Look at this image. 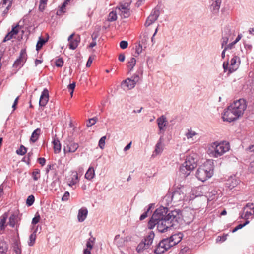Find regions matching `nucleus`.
I'll return each instance as SVG.
<instances>
[{"instance_id": "nucleus-1", "label": "nucleus", "mask_w": 254, "mask_h": 254, "mask_svg": "<svg viewBox=\"0 0 254 254\" xmlns=\"http://www.w3.org/2000/svg\"><path fill=\"white\" fill-rule=\"evenodd\" d=\"M230 149L229 143L226 141L212 143L208 148L209 154L213 157L218 158Z\"/></svg>"}, {"instance_id": "nucleus-2", "label": "nucleus", "mask_w": 254, "mask_h": 254, "mask_svg": "<svg viewBox=\"0 0 254 254\" xmlns=\"http://www.w3.org/2000/svg\"><path fill=\"white\" fill-rule=\"evenodd\" d=\"M213 169V162L207 161L197 169L196 176L199 180L204 182L212 176Z\"/></svg>"}, {"instance_id": "nucleus-3", "label": "nucleus", "mask_w": 254, "mask_h": 254, "mask_svg": "<svg viewBox=\"0 0 254 254\" xmlns=\"http://www.w3.org/2000/svg\"><path fill=\"white\" fill-rule=\"evenodd\" d=\"M186 188L183 186L177 188L172 194H167L165 196L166 200L171 198V202L177 204L184 201L186 197Z\"/></svg>"}, {"instance_id": "nucleus-4", "label": "nucleus", "mask_w": 254, "mask_h": 254, "mask_svg": "<svg viewBox=\"0 0 254 254\" xmlns=\"http://www.w3.org/2000/svg\"><path fill=\"white\" fill-rule=\"evenodd\" d=\"M196 163V155L195 154H190L187 157L185 162L182 164L180 170L183 174L188 175L190 172H186L185 170L188 171L193 170L197 166Z\"/></svg>"}, {"instance_id": "nucleus-5", "label": "nucleus", "mask_w": 254, "mask_h": 254, "mask_svg": "<svg viewBox=\"0 0 254 254\" xmlns=\"http://www.w3.org/2000/svg\"><path fill=\"white\" fill-rule=\"evenodd\" d=\"M167 212L168 209L165 207H160L157 209L148 222V228L150 229H153L156 225V222L161 220H164Z\"/></svg>"}, {"instance_id": "nucleus-6", "label": "nucleus", "mask_w": 254, "mask_h": 254, "mask_svg": "<svg viewBox=\"0 0 254 254\" xmlns=\"http://www.w3.org/2000/svg\"><path fill=\"white\" fill-rule=\"evenodd\" d=\"M131 1L129 2H121L119 4V6L117 7L114 10L109 13V16H117L118 15L121 16L122 15L130 14V5Z\"/></svg>"}, {"instance_id": "nucleus-7", "label": "nucleus", "mask_w": 254, "mask_h": 254, "mask_svg": "<svg viewBox=\"0 0 254 254\" xmlns=\"http://www.w3.org/2000/svg\"><path fill=\"white\" fill-rule=\"evenodd\" d=\"M229 107L231 110L233 111L239 117L242 116L246 109L247 105L246 101L243 99H240L234 101Z\"/></svg>"}, {"instance_id": "nucleus-8", "label": "nucleus", "mask_w": 254, "mask_h": 254, "mask_svg": "<svg viewBox=\"0 0 254 254\" xmlns=\"http://www.w3.org/2000/svg\"><path fill=\"white\" fill-rule=\"evenodd\" d=\"M171 248L168 239H164L157 245L156 248L154 250V252L156 254H162Z\"/></svg>"}, {"instance_id": "nucleus-9", "label": "nucleus", "mask_w": 254, "mask_h": 254, "mask_svg": "<svg viewBox=\"0 0 254 254\" xmlns=\"http://www.w3.org/2000/svg\"><path fill=\"white\" fill-rule=\"evenodd\" d=\"M157 226V229L159 232L163 233L167 230L168 229L172 227L174 223H171L168 221L165 218L164 220H161L155 223Z\"/></svg>"}, {"instance_id": "nucleus-10", "label": "nucleus", "mask_w": 254, "mask_h": 254, "mask_svg": "<svg viewBox=\"0 0 254 254\" xmlns=\"http://www.w3.org/2000/svg\"><path fill=\"white\" fill-rule=\"evenodd\" d=\"M229 106L228 107L226 110H225L222 118L223 121L231 122L237 119L239 117L234 112L231 110Z\"/></svg>"}, {"instance_id": "nucleus-11", "label": "nucleus", "mask_w": 254, "mask_h": 254, "mask_svg": "<svg viewBox=\"0 0 254 254\" xmlns=\"http://www.w3.org/2000/svg\"><path fill=\"white\" fill-rule=\"evenodd\" d=\"M68 41L69 49L74 50L77 47L80 41V38L79 35L75 36V34L73 33L68 37Z\"/></svg>"}, {"instance_id": "nucleus-12", "label": "nucleus", "mask_w": 254, "mask_h": 254, "mask_svg": "<svg viewBox=\"0 0 254 254\" xmlns=\"http://www.w3.org/2000/svg\"><path fill=\"white\" fill-rule=\"evenodd\" d=\"M27 59L26 52L25 49H22L20 51V56L13 64V66L17 67L23 64Z\"/></svg>"}, {"instance_id": "nucleus-13", "label": "nucleus", "mask_w": 254, "mask_h": 254, "mask_svg": "<svg viewBox=\"0 0 254 254\" xmlns=\"http://www.w3.org/2000/svg\"><path fill=\"white\" fill-rule=\"evenodd\" d=\"M254 206L253 204H247L244 207L243 213L242 215V218L245 219H248L249 217L254 214Z\"/></svg>"}, {"instance_id": "nucleus-14", "label": "nucleus", "mask_w": 254, "mask_h": 254, "mask_svg": "<svg viewBox=\"0 0 254 254\" xmlns=\"http://www.w3.org/2000/svg\"><path fill=\"white\" fill-rule=\"evenodd\" d=\"M240 63V58L238 56L234 57L230 62V65L229 67V71L232 73L235 71L239 67Z\"/></svg>"}, {"instance_id": "nucleus-15", "label": "nucleus", "mask_w": 254, "mask_h": 254, "mask_svg": "<svg viewBox=\"0 0 254 254\" xmlns=\"http://www.w3.org/2000/svg\"><path fill=\"white\" fill-rule=\"evenodd\" d=\"M179 218V214L176 210L172 211L167 215L166 214L165 218L171 223H174V222L177 221V219Z\"/></svg>"}, {"instance_id": "nucleus-16", "label": "nucleus", "mask_w": 254, "mask_h": 254, "mask_svg": "<svg viewBox=\"0 0 254 254\" xmlns=\"http://www.w3.org/2000/svg\"><path fill=\"white\" fill-rule=\"evenodd\" d=\"M49 100V91L47 89H44L40 97L39 105L45 106Z\"/></svg>"}, {"instance_id": "nucleus-17", "label": "nucleus", "mask_w": 254, "mask_h": 254, "mask_svg": "<svg viewBox=\"0 0 254 254\" xmlns=\"http://www.w3.org/2000/svg\"><path fill=\"white\" fill-rule=\"evenodd\" d=\"M78 147L79 145L77 143L70 142L66 146H64V151L65 153H74L77 150Z\"/></svg>"}, {"instance_id": "nucleus-18", "label": "nucleus", "mask_w": 254, "mask_h": 254, "mask_svg": "<svg viewBox=\"0 0 254 254\" xmlns=\"http://www.w3.org/2000/svg\"><path fill=\"white\" fill-rule=\"evenodd\" d=\"M138 78V76L135 77L134 79L127 78L124 81L123 85L127 87V89H131L135 87Z\"/></svg>"}, {"instance_id": "nucleus-19", "label": "nucleus", "mask_w": 254, "mask_h": 254, "mask_svg": "<svg viewBox=\"0 0 254 254\" xmlns=\"http://www.w3.org/2000/svg\"><path fill=\"white\" fill-rule=\"evenodd\" d=\"M166 239H168V242H169L171 247L179 243L182 239L180 234H179L172 235L171 237Z\"/></svg>"}, {"instance_id": "nucleus-20", "label": "nucleus", "mask_w": 254, "mask_h": 254, "mask_svg": "<svg viewBox=\"0 0 254 254\" xmlns=\"http://www.w3.org/2000/svg\"><path fill=\"white\" fill-rule=\"evenodd\" d=\"M239 183V180L235 177H231L229 178L226 183L225 187L229 190H232L237 186Z\"/></svg>"}, {"instance_id": "nucleus-21", "label": "nucleus", "mask_w": 254, "mask_h": 254, "mask_svg": "<svg viewBox=\"0 0 254 254\" xmlns=\"http://www.w3.org/2000/svg\"><path fill=\"white\" fill-rule=\"evenodd\" d=\"M12 0H2L0 4V6H1L4 9L3 11V13L4 14H7L9 8L11 6Z\"/></svg>"}, {"instance_id": "nucleus-22", "label": "nucleus", "mask_w": 254, "mask_h": 254, "mask_svg": "<svg viewBox=\"0 0 254 254\" xmlns=\"http://www.w3.org/2000/svg\"><path fill=\"white\" fill-rule=\"evenodd\" d=\"M140 41L139 43L143 46L144 49H145L149 46V37L146 33L142 34L140 35Z\"/></svg>"}, {"instance_id": "nucleus-23", "label": "nucleus", "mask_w": 254, "mask_h": 254, "mask_svg": "<svg viewBox=\"0 0 254 254\" xmlns=\"http://www.w3.org/2000/svg\"><path fill=\"white\" fill-rule=\"evenodd\" d=\"M88 211L86 209L82 208L79 210L78 214V219L79 221L82 222L86 218Z\"/></svg>"}, {"instance_id": "nucleus-24", "label": "nucleus", "mask_w": 254, "mask_h": 254, "mask_svg": "<svg viewBox=\"0 0 254 254\" xmlns=\"http://www.w3.org/2000/svg\"><path fill=\"white\" fill-rule=\"evenodd\" d=\"M78 182V177L77 172H73L71 178L68 179V184L69 186H72Z\"/></svg>"}, {"instance_id": "nucleus-25", "label": "nucleus", "mask_w": 254, "mask_h": 254, "mask_svg": "<svg viewBox=\"0 0 254 254\" xmlns=\"http://www.w3.org/2000/svg\"><path fill=\"white\" fill-rule=\"evenodd\" d=\"M7 218V214L5 213L0 217V229L4 230L6 226V222Z\"/></svg>"}, {"instance_id": "nucleus-26", "label": "nucleus", "mask_w": 254, "mask_h": 254, "mask_svg": "<svg viewBox=\"0 0 254 254\" xmlns=\"http://www.w3.org/2000/svg\"><path fill=\"white\" fill-rule=\"evenodd\" d=\"M221 3V0H212L211 8L214 13L219 10Z\"/></svg>"}, {"instance_id": "nucleus-27", "label": "nucleus", "mask_w": 254, "mask_h": 254, "mask_svg": "<svg viewBox=\"0 0 254 254\" xmlns=\"http://www.w3.org/2000/svg\"><path fill=\"white\" fill-rule=\"evenodd\" d=\"M95 176V171L92 167H90L85 173V178L88 180L92 179Z\"/></svg>"}, {"instance_id": "nucleus-28", "label": "nucleus", "mask_w": 254, "mask_h": 254, "mask_svg": "<svg viewBox=\"0 0 254 254\" xmlns=\"http://www.w3.org/2000/svg\"><path fill=\"white\" fill-rule=\"evenodd\" d=\"M157 121L159 129H163V127L166 126L167 122L166 118L163 116H162L160 118H158Z\"/></svg>"}, {"instance_id": "nucleus-29", "label": "nucleus", "mask_w": 254, "mask_h": 254, "mask_svg": "<svg viewBox=\"0 0 254 254\" xmlns=\"http://www.w3.org/2000/svg\"><path fill=\"white\" fill-rule=\"evenodd\" d=\"M40 132L41 130L39 128H37L36 130H35L32 133L30 138V141L33 143L35 142L39 138Z\"/></svg>"}, {"instance_id": "nucleus-30", "label": "nucleus", "mask_w": 254, "mask_h": 254, "mask_svg": "<svg viewBox=\"0 0 254 254\" xmlns=\"http://www.w3.org/2000/svg\"><path fill=\"white\" fill-rule=\"evenodd\" d=\"M48 40V35H47V37L46 39H43L42 37H40L39 38V40L36 44V50L39 51L41 49L43 45H44Z\"/></svg>"}, {"instance_id": "nucleus-31", "label": "nucleus", "mask_w": 254, "mask_h": 254, "mask_svg": "<svg viewBox=\"0 0 254 254\" xmlns=\"http://www.w3.org/2000/svg\"><path fill=\"white\" fill-rule=\"evenodd\" d=\"M155 234L153 231H150L148 235L146 236V237L145 238L144 242L147 244V245H149V246L151 245L152 243L153 239L154 238Z\"/></svg>"}, {"instance_id": "nucleus-32", "label": "nucleus", "mask_w": 254, "mask_h": 254, "mask_svg": "<svg viewBox=\"0 0 254 254\" xmlns=\"http://www.w3.org/2000/svg\"><path fill=\"white\" fill-rule=\"evenodd\" d=\"M18 222V217L16 215H12L9 218L8 224L10 226L14 227Z\"/></svg>"}, {"instance_id": "nucleus-33", "label": "nucleus", "mask_w": 254, "mask_h": 254, "mask_svg": "<svg viewBox=\"0 0 254 254\" xmlns=\"http://www.w3.org/2000/svg\"><path fill=\"white\" fill-rule=\"evenodd\" d=\"M53 143L55 153H58L60 152L61 149V145L60 141L58 139H54Z\"/></svg>"}, {"instance_id": "nucleus-34", "label": "nucleus", "mask_w": 254, "mask_h": 254, "mask_svg": "<svg viewBox=\"0 0 254 254\" xmlns=\"http://www.w3.org/2000/svg\"><path fill=\"white\" fill-rule=\"evenodd\" d=\"M149 247V246L147 245L145 242H141L138 245L136 248V250L138 252H140L143 250L148 249Z\"/></svg>"}, {"instance_id": "nucleus-35", "label": "nucleus", "mask_w": 254, "mask_h": 254, "mask_svg": "<svg viewBox=\"0 0 254 254\" xmlns=\"http://www.w3.org/2000/svg\"><path fill=\"white\" fill-rule=\"evenodd\" d=\"M136 64V60L134 58H131L127 64V67L129 71H131Z\"/></svg>"}, {"instance_id": "nucleus-36", "label": "nucleus", "mask_w": 254, "mask_h": 254, "mask_svg": "<svg viewBox=\"0 0 254 254\" xmlns=\"http://www.w3.org/2000/svg\"><path fill=\"white\" fill-rule=\"evenodd\" d=\"M157 20V17H147L144 25L146 27L149 26L153 23H154Z\"/></svg>"}, {"instance_id": "nucleus-37", "label": "nucleus", "mask_w": 254, "mask_h": 254, "mask_svg": "<svg viewBox=\"0 0 254 254\" xmlns=\"http://www.w3.org/2000/svg\"><path fill=\"white\" fill-rule=\"evenodd\" d=\"M8 249L7 244L4 241L0 242V254L5 253Z\"/></svg>"}, {"instance_id": "nucleus-38", "label": "nucleus", "mask_w": 254, "mask_h": 254, "mask_svg": "<svg viewBox=\"0 0 254 254\" xmlns=\"http://www.w3.org/2000/svg\"><path fill=\"white\" fill-rule=\"evenodd\" d=\"M40 176V171L38 169H35L32 173V176L35 181L38 180Z\"/></svg>"}, {"instance_id": "nucleus-39", "label": "nucleus", "mask_w": 254, "mask_h": 254, "mask_svg": "<svg viewBox=\"0 0 254 254\" xmlns=\"http://www.w3.org/2000/svg\"><path fill=\"white\" fill-rule=\"evenodd\" d=\"M36 238V232H33L29 237V241L28 242V245L30 246H32L34 244L35 242V240Z\"/></svg>"}, {"instance_id": "nucleus-40", "label": "nucleus", "mask_w": 254, "mask_h": 254, "mask_svg": "<svg viewBox=\"0 0 254 254\" xmlns=\"http://www.w3.org/2000/svg\"><path fill=\"white\" fill-rule=\"evenodd\" d=\"M163 148L162 143L159 141L158 142L155 146V149L154 152V153H155L156 154H158L162 152L163 151Z\"/></svg>"}, {"instance_id": "nucleus-41", "label": "nucleus", "mask_w": 254, "mask_h": 254, "mask_svg": "<svg viewBox=\"0 0 254 254\" xmlns=\"http://www.w3.org/2000/svg\"><path fill=\"white\" fill-rule=\"evenodd\" d=\"M70 0H66L64 3L62 4V6L60 7V9L59 11H57V14H62V13L65 12V9L66 6V4L70 1Z\"/></svg>"}, {"instance_id": "nucleus-42", "label": "nucleus", "mask_w": 254, "mask_h": 254, "mask_svg": "<svg viewBox=\"0 0 254 254\" xmlns=\"http://www.w3.org/2000/svg\"><path fill=\"white\" fill-rule=\"evenodd\" d=\"M98 36V35L97 33H94L92 35V42L90 44L89 47L90 48H93L94 47H95L97 43H96V39L97 38Z\"/></svg>"}, {"instance_id": "nucleus-43", "label": "nucleus", "mask_w": 254, "mask_h": 254, "mask_svg": "<svg viewBox=\"0 0 254 254\" xmlns=\"http://www.w3.org/2000/svg\"><path fill=\"white\" fill-rule=\"evenodd\" d=\"M143 50H145L143 46L138 42V45H136L135 47V54L138 56L141 54Z\"/></svg>"}, {"instance_id": "nucleus-44", "label": "nucleus", "mask_w": 254, "mask_h": 254, "mask_svg": "<svg viewBox=\"0 0 254 254\" xmlns=\"http://www.w3.org/2000/svg\"><path fill=\"white\" fill-rule=\"evenodd\" d=\"M196 135V133L194 131L190 130H188V132L186 133L185 135L188 139H193V136Z\"/></svg>"}, {"instance_id": "nucleus-45", "label": "nucleus", "mask_w": 254, "mask_h": 254, "mask_svg": "<svg viewBox=\"0 0 254 254\" xmlns=\"http://www.w3.org/2000/svg\"><path fill=\"white\" fill-rule=\"evenodd\" d=\"M27 152V149L21 145L19 148L16 150V153L18 155H24Z\"/></svg>"}, {"instance_id": "nucleus-46", "label": "nucleus", "mask_w": 254, "mask_h": 254, "mask_svg": "<svg viewBox=\"0 0 254 254\" xmlns=\"http://www.w3.org/2000/svg\"><path fill=\"white\" fill-rule=\"evenodd\" d=\"M161 8L157 6L152 11L151 16H159L161 14Z\"/></svg>"}, {"instance_id": "nucleus-47", "label": "nucleus", "mask_w": 254, "mask_h": 254, "mask_svg": "<svg viewBox=\"0 0 254 254\" xmlns=\"http://www.w3.org/2000/svg\"><path fill=\"white\" fill-rule=\"evenodd\" d=\"M117 17H111L110 18H108L104 22V27L105 28H107L109 26V22L115 21L117 20Z\"/></svg>"}, {"instance_id": "nucleus-48", "label": "nucleus", "mask_w": 254, "mask_h": 254, "mask_svg": "<svg viewBox=\"0 0 254 254\" xmlns=\"http://www.w3.org/2000/svg\"><path fill=\"white\" fill-rule=\"evenodd\" d=\"M95 240V238H91L89 239L88 241L86 243L87 248L90 250H92L93 247V244L94 243V241Z\"/></svg>"}, {"instance_id": "nucleus-49", "label": "nucleus", "mask_w": 254, "mask_h": 254, "mask_svg": "<svg viewBox=\"0 0 254 254\" xmlns=\"http://www.w3.org/2000/svg\"><path fill=\"white\" fill-rule=\"evenodd\" d=\"M35 198L33 195L29 196L26 200V204L28 206H31L34 202Z\"/></svg>"}, {"instance_id": "nucleus-50", "label": "nucleus", "mask_w": 254, "mask_h": 254, "mask_svg": "<svg viewBox=\"0 0 254 254\" xmlns=\"http://www.w3.org/2000/svg\"><path fill=\"white\" fill-rule=\"evenodd\" d=\"M106 139V136H104L102 137L99 140L98 145L101 149H103L104 148Z\"/></svg>"}, {"instance_id": "nucleus-51", "label": "nucleus", "mask_w": 254, "mask_h": 254, "mask_svg": "<svg viewBox=\"0 0 254 254\" xmlns=\"http://www.w3.org/2000/svg\"><path fill=\"white\" fill-rule=\"evenodd\" d=\"M55 65L57 67H61L63 66L64 64V61L62 58H59L56 60L55 61Z\"/></svg>"}, {"instance_id": "nucleus-52", "label": "nucleus", "mask_w": 254, "mask_h": 254, "mask_svg": "<svg viewBox=\"0 0 254 254\" xmlns=\"http://www.w3.org/2000/svg\"><path fill=\"white\" fill-rule=\"evenodd\" d=\"M14 251L16 254H21V250L20 246L17 243H15L14 246Z\"/></svg>"}, {"instance_id": "nucleus-53", "label": "nucleus", "mask_w": 254, "mask_h": 254, "mask_svg": "<svg viewBox=\"0 0 254 254\" xmlns=\"http://www.w3.org/2000/svg\"><path fill=\"white\" fill-rule=\"evenodd\" d=\"M19 31V24H17L14 27H12V29L11 31V33H12L14 35H17Z\"/></svg>"}, {"instance_id": "nucleus-54", "label": "nucleus", "mask_w": 254, "mask_h": 254, "mask_svg": "<svg viewBox=\"0 0 254 254\" xmlns=\"http://www.w3.org/2000/svg\"><path fill=\"white\" fill-rule=\"evenodd\" d=\"M14 35L12 34V33H11V31L9 32L6 36L5 37H4L3 40V42H5L7 41H9L10 40V39H11L13 36Z\"/></svg>"}, {"instance_id": "nucleus-55", "label": "nucleus", "mask_w": 254, "mask_h": 254, "mask_svg": "<svg viewBox=\"0 0 254 254\" xmlns=\"http://www.w3.org/2000/svg\"><path fill=\"white\" fill-rule=\"evenodd\" d=\"M120 46L122 49H125L127 47L128 42L126 41H122L120 43Z\"/></svg>"}, {"instance_id": "nucleus-56", "label": "nucleus", "mask_w": 254, "mask_h": 254, "mask_svg": "<svg viewBox=\"0 0 254 254\" xmlns=\"http://www.w3.org/2000/svg\"><path fill=\"white\" fill-rule=\"evenodd\" d=\"M151 209V207H149L147 211L144 212V213H143L140 217V220H144V219H145L147 217V213L149 212V211H150Z\"/></svg>"}, {"instance_id": "nucleus-57", "label": "nucleus", "mask_w": 254, "mask_h": 254, "mask_svg": "<svg viewBox=\"0 0 254 254\" xmlns=\"http://www.w3.org/2000/svg\"><path fill=\"white\" fill-rule=\"evenodd\" d=\"M96 123V121L94 118L90 119L88 120V122L87 123V126L88 127H91L92 125H94Z\"/></svg>"}, {"instance_id": "nucleus-58", "label": "nucleus", "mask_w": 254, "mask_h": 254, "mask_svg": "<svg viewBox=\"0 0 254 254\" xmlns=\"http://www.w3.org/2000/svg\"><path fill=\"white\" fill-rule=\"evenodd\" d=\"M40 220V216L39 215H38L37 216H35V217H34L32 219V223L33 224H36L38 223Z\"/></svg>"}, {"instance_id": "nucleus-59", "label": "nucleus", "mask_w": 254, "mask_h": 254, "mask_svg": "<svg viewBox=\"0 0 254 254\" xmlns=\"http://www.w3.org/2000/svg\"><path fill=\"white\" fill-rule=\"evenodd\" d=\"M69 197V193L68 191H66L64 196L62 197V200L63 201H67Z\"/></svg>"}, {"instance_id": "nucleus-60", "label": "nucleus", "mask_w": 254, "mask_h": 254, "mask_svg": "<svg viewBox=\"0 0 254 254\" xmlns=\"http://www.w3.org/2000/svg\"><path fill=\"white\" fill-rule=\"evenodd\" d=\"M248 221H247L245 224L242 225V224H239L237 227H236L232 231L233 232H235L236 231H237L239 229H241L244 226H245L246 224L248 223Z\"/></svg>"}, {"instance_id": "nucleus-61", "label": "nucleus", "mask_w": 254, "mask_h": 254, "mask_svg": "<svg viewBox=\"0 0 254 254\" xmlns=\"http://www.w3.org/2000/svg\"><path fill=\"white\" fill-rule=\"evenodd\" d=\"M93 60V58H92V57H89V58L88 60V61L86 63V66L87 67H90V66L92 63Z\"/></svg>"}, {"instance_id": "nucleus-62", "label": "nucleus", "mask_w": 254, "mask_h": 254, "mask_svg": "<svg viewBox=\"0 0 254 254\" xmlns=\"http://www.w3.org/2000/svg\"><path fill=\"white\" fill-rule=\"evenodd\" d=\"M75 87V82H73L72 83L70 84L68 86V89L70 91H74Z\"/></svg>"}, {"instance_id": "nucleus-63", "label": "nucleus", "mask_w": 254, "mask_h": 254, "mask_svg": "<svg viewBox=\"0 0 254 254\" xmlns=\"http://www.w3.org/2000/svg\"><path fill=\"white\" fill-rule=\"evenodd\" d=\"M38 162L42 166H44L46 163V159L44 158H38Z\"/></svg>"}, {"instance_id": "nucleus-64", "label": "nucleus", "mask_w": 254, "mask_h": 254, "mask_svg": "<svg viewBox=\"0 0 254 254\" xmlns=\"http://www.w3.org/2000/svg\"><path fill=\"white\" fill-rule=\"evenodd\" d=\"M249 171L251 173H254V161L251 162L249 167Z\"/></svg>"}]
</instances>
